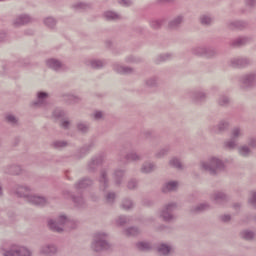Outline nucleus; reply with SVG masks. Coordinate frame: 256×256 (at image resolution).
Segmentation results:
<instances>
[{
	"mask_svg": "<svg viewBox=\"0 0 256 256\" xmlns=\"http://www.w3.org/2000/svg\"><path fill=\"white\" fill-rule=\"evenodd\" d=\"M201 168L204 171H207L209 175L215 177L217 174L225 171V162H223L221 158L217 156H212L208 159V161L201 162Z\"/></svg>",
	"mask_w": 256,
	"mask_h": 256,
	"instance_id": "1",
	"label": "nucleus"
},
{
	"mask_svg": "<svg viewBox=\"0 0 256 256\" xmlns=\"http://www.w3.org/2000/svg\"><path fill=\"white\" fill-rule=\"evenodd\" d=\"M186 99H189L194 105H203L207 103L209 94L203 87H196L185 92Z\"/></svg>",
	"mask_w": 256,
	"mask_h": 256,
	"instance_id": "2",
	"label": "nucleus"
},
{
	"mask_svg": "<svg viewBox=\"0 0 256 256\" xmlns=\"http://www.w3.org/2000/svg\"><path fill=\"white\" fill-rule=\"evenodd\" d=\"M91 247L96 253H101V251H109V249H111L109 235L105 232L96 233L94 235Z\"/></svg>",
	"mask_w": 256,
	"mask_h": 256,
	"instance_id": "3",
	"label": "nucleus"
},
{
	"mask_svg": "<svg viewBox=\"0 0 256 256\" xmlns=\"http://www.w3.org/2000/svg\"><path fill=\"white\" fill-rule=\"evenodd\" d=\"M178 207L177 202L165 204L160 211V219H162L164 223H175L177 221L175 211H177Z\"/></svg>",
	"mask_w": 256,
	"mask_h": 256,
	"instance_id": "4",
	"label": "nucleus"
},
{
	"mask_svg": "<svg viewBox=\"0 0 256 256\" xmlns=\"http://www.w3.org/2000/svg\"><path fill=\"white\" fill-rule=\"evenodd\" d=\"M68 221L69 216L60 214L56 220L49 219L47 225L50 231H53V233H63L67 228Z\"/></svg>",
	"mask_w": 256,
	"mask_h": 256,
	"instance_id": "5",
	"label": "nucleus"
},
{
	"mask_svg": "<svg viewBox=\"0 0 256 256\" xmlns=\"http://www.w3.org/2000/svg\"><path fill=\"white\" fill-rule=\"evenodd\" d=\"M190 53L196 57H205L206 59H213L217 56V50L205 45L194 46L190 49Z\"/></svg>",
	"mask_w": 256,
	"mask_h": 256,
	"instance_id": "6",
	"label": "nucleus"
},
{
	"mask_svg": "<svg viewBox=\"0 0 256 256\" xmlns=\"http://www.w3.org/2000/svg\"><path fill=\"white\" fill-rule=\"evenodd\" d=\"M238 81L241 89H254V87H256V72L251 71L242 74Z\"/></svg>",
	"mask_w": 256,
	"mask_h": 256,
	"instance_id": "7",
	"label": "nucleus"
},
{
	"mask_svg": "<svg viewBox=\"0 0 256 256\" xmlns=\"http://www.w3.org/2000/svg\"><path fill=\"white\" fill-rule=\"evenodd\" d=\"M105 161V155L102 153L93 156L87 163L86 169L88 173H97V170Z\"/></svg>",
	"mask_w": 256,
	"mask_h": 256,
	"instance_id": "8",
	"label": "nucleus"
},
{
	"mask_svg": "<svg viewBox=\"0 0 256 256\" xmlns=\"http://www.w3.org/2000/svg\"><path fill=\"white\" fill-rule=\"evenodd\" d=\"M48 97L49 93L43 91L38 92L37 99L31 103V107H34V109H49L51 105L47 102Z\"/></svg>",
	"mask_w": 256,
	"mask_h": 256,
	"instance_id": "9",
	"label": "nucleus"
},
{
	"mask_svg": "<svg viewBox=\"0 0 256 256\" xmlns=\"http://www.w3.org/2000/svg\"><path fill=\"white\" fill-rule=\"evenodd\" d=\"M33 253L26 247L12 245L3 253V256H32Z\"/></svg>",
	"mask_w": 256,
	"mask_h": 256,
	"instance_id": "10",
	"label": "nucleus"
},
{
	"mask_svg": "<svg viewBox=\"0 0 256 256\" xmlns=\"http://www.w3.org/2000/svg\"><path fill=\"white\" fill-rule=\"evenodd\" d=\"M62 195L64 199L71 198L75 207H77L78 209H85V207H87V202L85 201V198H83L82 194L76 196L71 194L69 190H65L62 192Z\"/></svg>",
	"mask_w": 256,
	"mask_h": 256,
	"instance_id": "11",
	"label": "nucleus"
},
{
	"mask_svg": "<svg viewBox=\"0 0 256 256\" xmlns=\"http://www.w3.org/2000/svg\"><path fill=\"white\" fill-rule=\"evenodd\" d=\"M13 191L16 197H19L20 199H26L27 201L31 195V191H33V188H31L29 185L16 184L13 188Z\"/></svg>",
	"mask_w": 256,
	"mask_h": 256,
	"instance_id": "12",
	"label": "nucleus"
},
{
	"mask_svg": "<svg viewBox=\"0 0 256 256\" xmlns=\"http://www.w3.org/2000/svg\"><path fill=\"white\" fill-rule=\"evenodd\" d=\"M229 127H231V124L228 120L222 119L217 124L210 126L209 130L214 135H223V133H227Z\"/></svg>",
	"mask_w": 256,
	"mask_h": 256,
	"instance_id": "13",
	"label": "nucleus"
},
{
	"mask_svg": "<svg viewBox=\"0 0 256 256\" xmlns=\"http://www.w3.org/2000/svg\"><path fill=\"white\" fill-rule=\"evenodd\" d=\"M252 63L253 61L247 57H236L230 60L231 66L237 69H245V67H249Z\"/></svg>",
	"mask_w": 256,
	"mask_h": 256,
	"instance_id": "14",
	"label": "nucleus"
},
{
	"mask_svg": "<svg viewBox=\"0 0 256 256\" xmlns=\"http://www.w3.org/2000/svg\"><path fill=\"white\" fill-rule=\"evenodd\" d=\"M98 182L100 191H107L109 187V173L107 172V169L100 170Z\"/></svg>",
	"mask_w": 256,
	"mask_h": 256,
	"instance_id": "15",
	"label": "nucleus"
},
{
	"mask_svg": "<svg viewBox=\"0 0 256 256\" xmlns=\"http://www.w3.org/2000/svg\"><path fill=\"white\" fill-rule=\"evenodd\" d=\"M41 255L55 256L59 253V248L53 243L44 244L40 247Z\"/></svg>",
	"mask_w": 256,
	"mask_h": 256,
	"instance_id": "16",
	"label": "nucleus"
},
{
	"mask_svg": "<svg viewBox=\"0 0 256 256\" xmlns=\"http://www.w3.org/2000/svg\"><path fill=\"white\" fill-rule=\"evenodd\" d=\"M46 65L48 69H52V71H56V73H59V71H63V67H65L63 62L56 58L47 59Z\"/></svg>",
	"mask_w": 256,
	"mask_h": 256,
	"instance_id": "17",
	"label": "nucleus"
},
{
	"mask_svg": "<svg viewBox=\"0 0 256 256\" xmlns=\"http://www.w3.org/2000/svg\"><path fill=\"white\" fill-rule=\"evenodd\" d=\"M32 18L28 14H20L16 18H14L12 25L13 27H23V25H27L31 23Z\"/></svg>",
	"mask_w": 256,
	"mask_h": 256,
	"instance_id": "18",
	"label": "nucleus"
},
{
	"mask_svg": "<svg viewBox=\"0 0 256 256\" xmlns=\"http://www.w3.org/2000/svg\"><path fill=\"white\" fill-rule=\"evenodd\" d=\"M252 41H253V37L251 36H240L230 41L229 45L230 47H243L244 45H247Z\"/></svg>",
	"mask_w": 256,
	"mask_h": 256,
	"instance_id": "19",
	"label": "nucleus"
},
{
	"mask_svg": "<svg viewBox=\"0 0 256 256\" xmlns=\"http://www.w3.org/2000/svg\"><path fill=\"white\" fill-rule=\"evenodd\" d=\"M212 199L216 205H225L229 201V195L223 191H216L213 193Z\"/></svg>",
	"mask_w": 256,
	"mask_h": 256,
	"instance_id": "20",
	"label": "nucleus"
},
{
	"mask_svg": "<svg viewBox=\"0 0 256 256\" xmlns=\"http://www.w3.org/2000/svg\"><path fill=\"white\" fill-rule=\"evenodd\" d=\"M184 20L185 17L183 15L174 17L168 22V29H170V31H178V29H181V25H183Z\"/></svg>",
	"mask_w": 256,
	"mask_h": 256,
	"instance_id": "21",
	"label": "nucleus"
},
{
	"mask_svg": "<svg viewBox=\"0 0 256 256\" xmlns=\"http://www.w3.org/2000/svg\"><path fill=\"white\" fill-rule=\"evenodd\" d=\"M249 26V23L243 20H234V21H228L226 23L227 29H230L231 31H235V29H247Z\"/></svg>",
	"mask_w": 256,
	"mask_h": 256,
	"instance_id": "22",
	"label": "nucleus"
},
{
	"mask_svg": "<svg viewBox=\"0 0 256 256\" xmlns=\"http://www.w3.org/2000/svg\"><path fill=\"white\" fill-rule=\"evenodd\" d=\"M231 97L227 94H220L216 99V104L218 107H222V109H227L228 107H231Z\"/></svg>",
	"mask_w": 256,
	"mask_h": 256,
	"instance_id": "23",
	"label": "nucleus"
},
{
	"mask_svg": "<svg viewBox=\"0 0 256 256\" xmlns=\"http://www.w3.org/2000/svg\"><path fill=\"white\" fill-rule=\"evenodd\" d=\"M23 169L20 165L10 164L3 167V173L6 175H21Z\"/></svg>",
	"mask_w": 256,
	"mask_h": 256,
	"instance_id": "24",
	"label": "nucleus"
},
{
	"mask_svg": "<svg viewBox=\"0 0 256 256\" xmlns=\"http://www.w3.org/2000/svg\"><path fill=\"white\" fill-rule=\"evenodd\" d=\"M28 203L36 205L38 207H45L47 205V198L43 196L31 195L28 197Z\"/></svg>",
	"mask_w": 256,
	"mask_h": 256,
	"instance_id": "25",
	"label": "nucleus"
},
{
	"mask_svg": "<svg viewBox=\"0 0 256 256\" xmlns=\"http://www.w3.org/2000/svg\"><path fill=\"white\" fill-rule=\"evenodd\" d=\"M93 186V179L90 177H84L74 184V189L80 191V189H87V187Z\"/></svg>",
	"mask_w": 256,
	"mask_h": 256,
	"instance_id": "26",
	"label": "nucleus"
},
{
	"mask_svg": "<svg viewBox=\"0 0 256 256\" xmlns=\"http://www.w3.org/2000/svg\"><path fill=\"white\" fill-rule=\"evenodd\" d=\"M86 65H88V67H91V69H103V67H105L107 65V60L105 59H91L89 60Z\"/></svg>",
	"mask_w": 256,
	"mask_h": 256,
	"instance_id": "27",
	"label": "nucleus"
},
{
	"mask_svg": "<svg viewBox=\"0 0 256 256\" xmlns=\"http://www.w3.org/2000/svg\"><path fill=\"white\" fill-rule=\"evenodd\" d=\"M113 70L120 75H133L135 69L129 66H121L119 64L113 65Z\"/></svg>",
	"mask_w": 256,
	"mask_h": 256,
	"instance_id": "28",
	"label": "nucleus"
},
{
	"mask_svg": "<svg viewBox=\"0 0 256 256\" xmlns=\"http://www.w3.org/2000/svg\"><path fill=\"white\" fill-rule=\"evenodd\" d=\"M62 99L68 105H77L83 101L81 97L69 93L63 94Z\"/></svg>",
	"mask_w": 256,
	"mask_h": 256,
	"instance_id": "29",
	"label": "nucleus"
},
{
	"mask_svg": "<svg viewBox=\"0 0 256 256\" xmlns=\"http://www.w3.org/2000/svg\"><path fill=\"white\" fill-rule=\"evenodd\" d=\"M144 85L148 89H155L159 87V76L153 75L149 76L144 80Z\"/></svg>",
	"mask_w": 256,
	"mask_h": 256,
	"instance_id": "30",
	"label": "nucleus"
},
{
	"mask_svg": "<svg viewBox=\"0 0 256 256\" xmlns=\"http://www.w3.org/2000/svg\"><path fill=\"white\" fill-rule=\"evenodd\" d=\"M51 149H55V151H63V149H67L69 147V141L67 140H53L50 143Z\"/></svg>",
	"mask_w": 256,
	"mask_h": 256,
	"instance_id": "31",
	"label": "nucleus"
},
{
	"mask_svg": "<svg viewBox=\"0 0 256 256\" xmlns=\"http://www.w3.org/2000/svg\"><path fill=\"white\" fill-rule=\"evenodd\" d=\"M76 129L81 135H87L91 131V123L87 121H78L76 123Z\"/></svg>",
	"mask_w": 256,
	"mask_h": 256,
	"instance_id": "32",
	"label": "nucleus"
},
{
	"mask_svg": "<svg viewBox=\"0 0 256 256\" xmlns=\"http://www.w3.org/2000/svg\"><path fill=\"white\" fill-rule=\"evenodd\" d=\"M211 209V205L209 203H200L196 206H192L190 208V213L199 214V213H205V211H209Z\"/></svg>",
	"mask_w": 256,
	"mask_h": 256,
	"instance_id": "33",
	"label": "nucleus"
},
{
	"mask_svg": "<svg viewBox=\"0 0 256 256\" xmlns=\"http://www.w3.org/2000/svg\"><path fill=\"white\" fill-rule=\"evenodd\" d=\"M91 149H93V144H86L82 146L75 154L76 159H83V157L89 155Z\"/></svg>",
	"mask_w": 256,
	"mask_h": 256,
	"instance_id": "34",
	"label": "nucleus"
},
{
	"mask_svg": "<svg viewBox=\"0 0 256 256\" xmlns=\"http://www.w3.org/2000/svg\"><path fill=\"white\" fill-rule=\"evenodd\" d=\"M112 177L114 179L115 185H117V187H121L123 183V177H125V170H115Z\"/></svg>",
	"mask_w": 256,
	"mask_h": 256,
	"instance_id": "35",
	"label": "nucleus"
},
{
	"mask_svg": "<svg viewBox=\"0 0 256 256\" xmlns=\"http://www.w3.org/2000/svg\"><path fill=\"white\" fill-rule=\"evenodd\" d=\"M157 170V165L153 162H144L141 166V173H145L149 175V173H153V171Z\"/></svg>",
	"mask_w": 256,
	"mask_h": 256,
	"instance_id": "36",
	"label": "nucleus"
},
{
	"mask_svg": "<svg viewBox=\"0 0 256 256\" xmlns=\"http://www.w3.org/2000/svg\"><path fill=\"white\" fill-rule=\"evenodd\" d=\"M103 17L106 21H119L121 20V15H119L117 12L115 11H105L103 13Z\"/></svg>",
	"mask_w": 256,
	"mask_h": 256,
	"instance_id": "37",
	"label": "nucleus"
},
{
	"mask_svg": "<svg viewBox=\"0 0 256 256\" xmlns=\"http://www.w3.org/2000/svg\"><path fill=\"white\" fill-rule=\"evenodd\" d=\"M199 22L203 27H211L213 25V17L210 14H202L199 17Z\"/></svg>",
	"mask_w": 256,
	"mask_h": 256,
	"instance_id": "38",
	"label": "nucleus"
},
{
	"mask_svg": "<svg viewBox=\"0 0 256 256\" xmlns=\"http://www.w3.org/2000/svg\"><path fill=\"white\" fill-rule=\"evenodd\" d=\"M237 140L235 138H230L226 141H224L223 148L226 149V151H235L238 147Z\"/></svg>",
	"mask_w": 256,
	"mask_h": 256,
	"instance_id": "39",
	"label": "nucleus"
},
{
	"mask_svg": "<svg viewBox=\"0 0 256 256\" xmlns=\"http://www.w3.org/2000/svg\"><path fill=\"white\" fill-rule=\"evenodd\" d=\"M92 4L91 3H85V2H77L72 4V9L74 11H87L91 9Z\"/></svg>",
	"mask_w": 256,
	"mask_h": 256,
	"instance_id": "40",
	"label": "nucleus"
},
{
	"mask_svg": "<svg viewBox=\"0 0 256 256\" xmlns=\"http://www.w3.org/2000/svg\"><path fill=\"white\" fill-rule=\"evenodd\" d=\"M251 153H253V151H251L249 145H242L238 147V154L240 155V157H244L245 159H247L251 157Z\"/></svg>",
	"mask_w": 256,
	"mask_h": 256,
	"instance_id": "41",
	"label": "nucleus"
},
{
	"mask_svg": "<svg viewBox=\"0 0 256 256\" xmlns=\"http://www.w3.org/2000/svg\"><path fill=\"white\" fill-rule=\"evenodd\" d=\"M179 183L177 181H170L167 182L163 187H162V191L164 193H169L171 191H177V187H178Z\"/></svg>",
	"mask_w": 256,
	"mask_h": 256,
	"instance_id": "42",
	"label": "nucleus"
},
{
	"mask_svg": "<svg viewBox=\"0 0 256 256\" xmlns=\"http://www.w3.org/2000/svg\"><path fill=\"white\" fill-rule=\"evenodd\" d=\"M163 23H165L164 18L152 19L149 21V25H150L151 29H154L155 31H159V29H161V27H163Z\"/></svg>",
	"mask_w": 256,
	"mask_h": 256,
	"instance_id": "43",
	"label": "nucleus"
},
{
	"mask_svg": "<svg viewBox=\"0 0 256 256\" xmlns=\"http://www.w3.org/2000/svg\"><path fill=\"white\" fill-rule=\"evenodd\" d=\"M245 135V132L243 131V128L236 126L231 130V138L238 141V139H241Z\"/></svg>",
	"mask_w": 256,
	"mask_h": 256,
	"instance_id": "44",
	"label": "nucleus"
},
{
	"mask_svg": "<svg viewBox=\"0 0 256 256\" xmlns=\"http://www.w3.org/2000/svg\"><path fill=\"white\" fill-rule=\"evenodd\" d=\"M173 59V53H164L160 54L155 58V63L159 65V63H165V61H171Z\"/></svg>",
	"mask_w": 256,
	"mask_h": 256,
	"instance_id": "45",
	"label": "nucleus"
},
{
	"mask_svg": "<svg viewBox=\"0 0 256 256\" xmlns=\"http://www.w3.org/2000/svg\"><path fill=\"white\" fill-rule=\"evenodd\" d=\"M66 115H67V112H65V110H63V108H55L52 111V117H53V119H55V121H59V120L63 119Z\"/></svg>",
	"mask_w": 256,
	"mask_h": 256,
	"instance_id": "46",
	"label": "nucleus"
},
{
	"mask_svg": "<svg viewBox=\"0 0 256 256\" xmlns=\"http://www.w3.org/2000/svg\"><path fill=\"white\" fill-rule=\"evenodd\" d=\"M107 113L103 110H94L92 113V118L94 121H105Z\"/></svg>",
	"mask_w": 256,
	"mask_h": 256,
	"instance_id": "47",
	"label": "nucleus"
},
{
	"mask_svg": "<svg viewBox=\"0 0 256 256\" xmlns=\"http://www.w3.org/2000/svg\"><path fill=\"white\" fill-rule=\"evenodd\" d=\"M240 237L245 241H253L255 239V232L251 230H243L240 232Z\"/></svg>",
	"mask_w": 256,
	"mask_h": 256,
	"instance_id": "48",
	"label": "nucleus"
},
{
	"mask_svg": "<svg viewBox=\"0 0 256 256\" xmlns=\"http://www.w3.org/2000/svg\"><path fill=\"white\" fill-rule=\"evenodd\" d=\"M125 159L126 161H141L143 156L135 151H131L125 155Z\"/></svg>",
	"mask_w": 256,
	"mask_h": 256,
	"instance_id": "49",
	"label": "nucleus"
},
{
	"mask_svg": "<svg viewBox=\"0 0 256 256\" xmlns=\"http://www.w3.org/2000/svg\"><path fill=\"white\" fill-rule=\"evenodd\" d=\"M126 237H137L139 233H141V230L135 226L129 227L124 230Z\"/></svg>",
	"mask_w": 256,
	"mask_h": 256,
	"instance_id": "50",
	"label": "nucleus"
},
{
	"mask_svg": "<svg viewBox=\"0 0 256 256\" xmlns=\"http://www.w3.org/2000/svg\"><path fill=\"white\" fill-rule=\"evenodd\" d=\"M104 199L107 205H113V203H115V199H117V194L113 191L106 192Z\"/></svg>",
	"mask_w": 256,
	"mask_h": 256,
	"instance_id": "51",
	"label": "nucleus"
},
{
	"mask_svg": "<svg viewBox=\"0 0 256 256\" xmlns=\"http://www.w3.org/2000/svg\"><path fill=\"white\" fill-rule=\"evenodd\" d=\"M171 151V146H165L161 148L156 154V159H163V157H166V155H169V152Z\"/></svg>",
	"mask_w": 256,
	"mask_h": 256,
	"instance_id": "52",
	"label": "nucleus"
},
{
	"mask_svg": "<svg viewBox=\"0 0 256 256\" xmlns=\"http://www.w3.org/2000/svg\"><path fill=\"white\" fill-rule=\"evenodd\" d=\"M134 204L133 200L131 198H124L122 200L121 208L124 209L125 211H131L133 209Z\"/></svg>",
	"mask_w": 256,
	"mask_h": 256,
	"instance_id": "53",
	"label": "nucleus"
},
{
	"mask_svg": "<svg viewBox=\"0 0 256 256\" xmlns=\"http://www.w3.org/2000/svg\"><path fill=\"white\" fill-rule=\"evenodd\" d=\"M79 227V221L71 219L68 217V222L66 224V230L65 231H73Z\"/></svg>",
	"mask_w": 256,
	"mask_h": 256,
	"instance_id": "54",
	"label": "nucleus"
},
{
	"mask_svg": "<svg viewBox=\"0 0 256 256\" xmlns=\"http://www.w3.org/2000/svg\"><path fill=\"white\" fill-rule=\"evenodd\" d=\"M157 251L160 253V255L167 256L171 253V246L167 244H160Z\"/></svg>",
	"mask_w": 256,
	"mask_h": 256,
	"instance_id": "55",
	"label": "nucleus"
},
{
	"mask_svg": "<svg viewBox=\"0 0 256 256\" xmlns=\"http://www.w3.org/2000/svg\"><path fill=\"white\" fill-rule=\"evenodd\" d=\"M44 25L48 27V29H55L57 20L53 17H47L44 19Z\"/></svg>",
	"mask_w": 256,
	"mask_h": 256,
	"instance_id": "56",
	"label": "nucleus"
},
{
	"mask_svg": "<svg viewBox=\"0 0 256 256\" xmlns=\"http://www.w3.org/2000/svg\"><path fill=\"white\" fill-rule=\"evenodd\" d=\"M138 188H139V180L135 178H131L127 183V189H129V191H135Z\"/></svg>",
	"mask_w": 256,
	"mask_h": 256,
	"instance_id": "57",
	"label": "nucleus"
},
{
	"mask_svg": "<svg viewBox=\"0 0 256 256\" xmlns=\"http://www.w3.org/2000/svg\"><path fill=\"white\" fill-rule=\"evenodd\" d=\"M140 135L145 139H155V131L151 129H144L140 132Z\"/></svg>",
	"mask_w": 256,
	"mask_h": 256,
	"instance_id": "58",
	"label": "nucleus"
},
{
	"mask_svg": "<svg viewBox=\"0 0 256 256\" xmlns=\"http://www.w3.org/2000/svg\"><path fill=\"white\" fill-rule=\"evenodd\" d=\"M136 247L139 251H151V244L149 242H138Z\"/></svg>",
	"mask_w": 256,
	"mask_h": 256,
	"instance_id": "59",
	"label": "nucleus"
},
{
	"mask_svg": "<svg viewBox=\"0 0 256 256\" xmlns=\"http://www.w3.org/2000/svg\"><path fill=\"white\" fill-rule=\"evenodd\" d=\"M169 165L171 167H174L175 169H183V165L181 164V161L178 158H172L169 161Z\"/></svg>",
	"mask_w": 256,
	"mask_h": 256,
	"instance_id": "60",
	"label": "nucleus"
},
{
	"mask_svg": "<svg viewBox=\"0 0 256 256\" xmlns=\"http://www.w3.org/2000/svg\"><path fill=\"white\" fill-rule=\"evenodd\" d=\"M129 221H131V218L129 216H120L116 220V223H117V225H120L121 227H123V225H127V223H129Z\"/></svg>",
	"mask_w": 256,
	"mask_h": 256,
	"instance_id": "61",
	"label": "nucleus"
},
{
	"mask_svg": "<svg viewBox=\"0 0 256 256\" xmlns=\"http://www.w3.org/2000/svg\"><path fill=\"white\" fill-rule=\"evenodd\" d=\"M6 121L7 123H10V125H17V123H19V119L13 114L6 115Z\"/></svg>",
	"mask_w": 256,
	"mask_h": 256,
	"instance_id": "62",
	"label": "nucleus"
},
{
	"mask_svg": "<svg viewBox=\"0 0 256 256\" xmlns=\"http://www.w3.org/2000/svg\"><path fill=\"white\" fill-rule=\"evenodd\" d=\"M244 3L249 9H254V7H256V0H244Z\"/></svg>",
	"mask_w": 256,
	"mask_h": 256,
	"instance_id": "63",
	"label": "nucleus"
},
{
	"mask_svg": "<svg viewBox=\"0 0 256 256\" xmlns=\"http://www.w3.org/2000/svg\"><path fill=\"white\" fill-rule=\"evenodd\" d=\"M250 205L256 209V192H252L251 198L249 199Z\"/></svg>",
	"mask_w": 256,
	"mask_h": 256,
	"instance_id": "64",
	"label": "nucleus"
}]
</instances>
